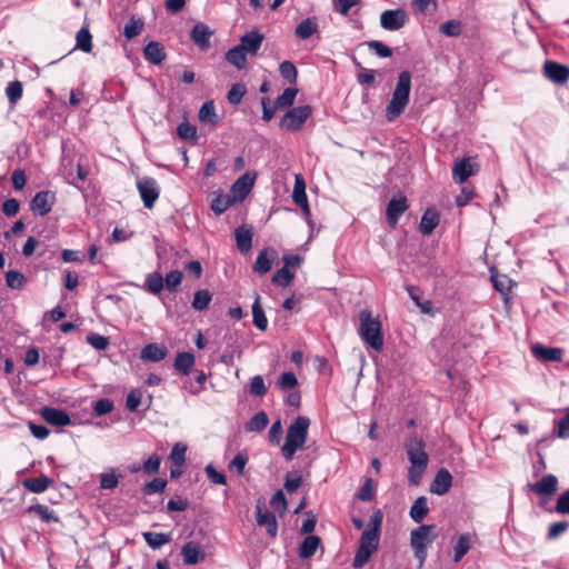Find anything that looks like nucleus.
<instances>
[{"instance_id":"1","label":"nucleus","mask_w":569,"mask_h":569,"mask_svg":"<svg viewBox=\"0 0 569 569\" xmlns=\"http://www.w3.org/2000/svg\"><path fill=\"white\" fill-rule=\"evenodd\" d=\"M382 512L377 510L369 523L368 527L363 530L360 540L359 548L356 552V556L352 561V566L356 569L362 568L371 558V556L376 552L380 541V528L382 523Z\"/></svg>"},{"instance_id":"2","label":"nucleus","mask_w":569,"mask_h":569,"mask_svg":"<svg viewBox=\"0 0 569 569\" xmlns=\"http://www.w3.org/2000/svg\"><path fill=\"white\" fill-rule=\"evenodd\" d=\"M406 452L410 461L408 469V481L418 486L428 467L429 457L425 450V442L417 436H411L406 441Z\"/></svg>"},{"instance_id":"3","label":"nucleus","mask_w":569,"mask_h":569,"mask_svg":"<svg viewBox=\"0 0 569 569\" xmlns=\"http://www.w3.org/2000/svg\"><path fill=\"white\" fill-rule=\"evenodd\" d=\"M309 426L310 419L305 416H299L289 426L286 441L281 447V453L286 460H292L296 452L303 448L307 441Z\"/></svg>"},{"instance_id":"4","label":"nucleus","mask_w":569,"mask_h":569,"mask_svg":"<svg viewBox=\"0 0 569 569\" xmlns=\"http://www.w3.org/2000/svg\"><path fill=\"white\" fill-rule=\"evenodd\" d=\"M411 90V74L409 71L400 72L392 98L386 108V117L389 121L396 120L409 103Z\"/></svg>"},{"instance_id":"5","label":"nucleus","mask_w":569,"mask_h":569,"mask_svg":"<svg viewBox=\"0 0 569 569\" xmlns=\"http://www.w3.org/2000/svg\"><path fill=\"white\" fill-rule=\"evenodd\" d=\"M359 336L362 341L376 351L383 348L382 326L378 318L372 317L371 311L363 309L359 312Z\"/></svg>"},{"instance_id":"6","label":"nucleus","mask_w":569,"mask_h":569,"mask_svg":"<svg viewBox=\"0 0 569 569\" xmlns=\"http://www.w3.org/2000/svg\"><path fill=\"white\" fill-rule=\"evenodd\" d=\"M435 525H421L410 532V546L415 558L418 560V568H422L427 558V548L436 539Z\"/></svg>"},{"instance_id":"7","label":"nucleus","mask_w":569,"mask_h":569,"mask_svg":"<svg viewBox=\"0 0 569 569\" xmlns=\"http://www.w3.org/2000/svg\"><path fill=\"white\" fill-rule=\"evenodd\" d=\"M310 106H300L289 110L281 119L280 126L287 131L299 130L306 120L311 116Z\"/></svg>"},{"instance_id":"8","label":"nucleus","mask_w":569,"mask_h":569,"mask_svg":"<svg viewBox=\"0 0 569 569\" xmlns=\"http://www.w3.org/2000/svg\"><path fill=\"white\" fill-rule=\"evenodd\" d=\"M137 189L142 199L143 206L151 209L160 194V187L156 179L143 177L137 180Z\"/></svg>"},{"instance_id":"9","label":"nucleus","mask_w":569,"mask_h":569,"mask_svg":"<svg viewBox=\"0 0 569 569\" xmlns=\"http://www.w3.org/2000/svg\"><path fill=\"white\" fill-rule=\"evenodd\" d=\"M408 19L403 9L386 10L380 16V24L386 30L396 31L401 29Z\"/></svg>"},{"instance_id":"10","label":"nucleus","mask_w":569,"mask_h":569,"mask_svg":"<svg viewBox=\"0 0 569 569\" xmlns=\"http://www.w3.org/2000/svg\"><path fill=\"white\" fill-rule=\"evenodd\" d=\"M543 74L553 83L562 84L569 79V68L559 62L548 60L543 64Z\"/></svg>"},{"instance_id":"11","label":"nucleus","mask_w":569,"mask_h":569,"mask_svg":"<svg viewBox=\"0 0 569 569\" xmlns=\"http://www.w3.org/2000/svg\"><path fill=\"white\" fill-rule=\"evenodd\" d=\"M254 183V176H251L249 172L241 176L237 181L232 184L230 190V196L232 200L236 202H241L244 198L250 193Z\"/></svg>"},{"instance_id":"12","label":"nucleus","mask_w":569,"mask_h":569,"mask_svg":"<svg viewBox=\"0 0 569 569\" xmlns=\"http://www.w3.org/2000/svg\"><path fill=\"white\" fill-rule=\"evenodd\" d=\"M529 488L541 498H550L558 489V479L553 475H546L539 481L530 483Z\"/></svg>"},{"instance_id":"13","label":"nucleus","mask_w":569,"mask_h":569,"mask_svg":"<svg viewBox=\"0 0 569 569\" xmlns=\"http://www.w3.org/2000/svg\"><path fill=\"white\" fill-rule=\"evenodd\" d=\"M292 200L298 207L301 208L307 218L310 217V207L306 193V182L302 176L299 173L295 176Z\"/></svg>"},{"instance_id":"14","label":"nucleus","mask_w":569,"mask_h":569,"mask_svg":"<svg viewBox=\"0 0 569 569\" xmlns=\"http://www.w3.org/2000/svg\"><path fill=\"white\" fill-rule=\"evenodd\" d=\"M54 200L53 192L40 191L31 200V210L39 216H44L51 211Z\"/></svg>"},{"instance_id":"15","label":"nucleus","mask_w":569,"mask_h":569,"mask_svg":"<svg viewBox=\"0 0 569 569\" xmlns=\"http://www.w3.org/2000/svg\"><path fill=\"white\" fill-rule=\"evenodd\" d=\"M408 207L409 206L406 197H393L387 206L386 214L388 223L391 227H395L398 223L399 218L408 209Z\"/></svg>"},{"instance_id":"16","label":"nucleus","mask_w":569,"mask_h":569,"mask_svg":"<svg viewBox=\"0 0 569 569\" xmlns=\"http://www.w3.org/2000/svg\"><path fill=\"white\" fill-rule=\"evenodd\" d=\"M212 33V30L207 24L198 22L193 26L190 38L201 50H207L210 48V38Z\"/></svg>"},{"instance_id":"17","label":"nucleus","mask_w":569,"mask_h":569,"mask_svg":"<svg viewBox=\"0 0 569 569\" xmlns=\"http://www.w3.org/2000/svg\"><path fill=\"white\" fill-rule=\"evenodd\" d=\"M257 512V525L260 527H264L267 532L274 538L278 532V522L276 516L262 508L261 505H257L256 507Z\"/></svg>"},{"instance_id":"18","label":"nucleus","mask_w":569,"mask_h":569,"mask_svg":"<svg viewBox=\"0 0 569 569\" xmlns=\"http://www.w3.org/2000/svg\"><path fill=\"white\" fill-rule=\"evenodd\" d=\"M451 486L452 476L447 469L442 468L437 472L433 481L431 482L430 491L435 495L443 496L450 490Z\"/></svg>"},{"instance_id":"19","label":"nucleus","mask_w":569,"mask_h":569,"mask_svg":"<svg viewBox=\"0 0 569 569\" xmlns=\"http://www.w3.org/2000/svg\"><path fill=\"white\" fill-rule=\"evenodd\" d=\"M263 41V34L253 30L241 37L238 44L247 54L254 56L259 51Z\"/></svg>"},{"instance_id":"20","label":"nucleus","mask_w":569,"mask_h":569,"mask_svg":"<svg viewBox=\"0 0 569 569\" xmlns=\"http://www.w3.org/2000/svg\"><path fill=\"white\" fill-rule=\"evenodd\" d=\"M476 172V164L471 162L470 158H465L455 164L452 169V178L457 183L461 184Z\"/></svg>"},{"instance_id":"21","label":"nucleus","mask_w":569,"mask_h":569,"mask_svg":"<svg viewBox=\"0 0 569 569\" xmlns=\"http://www.w3.org/2000/svg\"><path fill=\"white\" fill-rule=\"evenodd\" d=\"M41 417L48 423L57 427H64L71 423L69 415L62 409L44 407L41 410Z\"/></svg>"},{"instance_id":"22","label":"nucleus","mask_w":569,"mask_h":569,"mask_svg":"<svg viewBox=\"0 0 569 569\" xmlns=\"http://www.w3.org/2000/svg\"><path fill=\"white\" fill-rule=\"evenodd\" d=\"M476 541V535L466 532L458 537L457 542L453 546V561L459 562L470 550L471 546Z\"/></svg>"},{"instance_id":"23","label":"nucleus","mask_w":569,"mask_h":569,"mask_svg":"<svg viewBox=\"0 0 569 569\" xmlns=\"http://www.w3.org/2000/svg\"><path fill=\"white\" fill-rule=\"evenodd\" d=\"M532 355L543 361H561L563 350L561 348L545 347L535 345L531 348Z\"/></svg>"},{"instance_id":"24","label":"nucleus","mask_w":569,"mask_h":569,"mask_svg":"<svg viewBox=\"0 0 569 569\" xmlns=\"http://www.w3.org/2000/svg\"><path fill=\"white\" fill-rule=\"evenodd\" d=\"M181 556L186 565H196L204 558L200 546L193 541H189L182 547Z\"/></svg>"},{"instance_id":"25","label":"nucleus","mask_w":569,"mask_h":569,"mask_svg":"<svg viewBox=\"0 0 569 569\" xmlns=\"http://www.w3.org/2000/svg\"><path fill=\"white\" fill-rule=\"evenodd\" d=\"M276 258V251L273 249L262 250L253 264V270L260 274L269 272L272 268L273 260Z\"/></svg>"},{"instance_id":"26","label":"nucleus","mask_w":569,"mask_h":569,"mask_svg":"<svg viewBox=\"0 0 569 569\" xmlns=\"http://www.w3.org/2000/svg\"><path fill=\"white\" fill-rule=\"evenodd\" d=\"M237 248L240 252L247 253L252 247V231L247 227H239L234 230Z\"/></svg>"},{"instance_id":"27","label":"nucleus","mask_w":569,"mask_h":569,"mask_svg":"<svg viewBox=\"0 0 569 569\" xmlns=\"http://www.w3.org/2000/svg\"><path fill=\"white\" fill-rule=\"evenodd\" d=\"M428 512V499L425 496H420L412 503L409 515L415 522L420 523L427 517Z\"/></svg>"},{"instance_id":"28","label":"nucleus","mask_w":569,"mask_h":569,"mask_svg":"<svg viewBox=\"0 0 569 569\" xmlns=\"http://www.w3.org/2000/svg\"><path fill=\"white\" fill-rule=\"evenodd\" d=\"M143 54L144 58L153 64H160L166 57L162 46L156 41H151L144 47Z\"/></svg>"},{"instance_id":"29","label":"nucleus","mask_w":569,"mask_h":569,"mask_svg":"<svg viewBox=\"0 0 569 569\" xmlns=\"http://www.w3.org/2000/svg\"><path fill=\"white\" fill-rule=\"evenodd\" d=\"M318 31V23L316 18H307L302 20L295 29V34L301 40L310 38Z\"/></svg>"},{"instance_id":"30","label":"nucleus","mask_w":569,"mask_h":569,"mask_svg":"<svg viewBox=\"0 0 569 569\" xmlns=\"http://www.w3.org/2000/svg\"><path fill=\"white\" fill-rule=\"evenodd\" d=\"M438 223H439L438 212L433 209H428V210H426V212L423 213V216L421 218L420 227H419L420 232L422 234L428 236L436 229Z\"/></svg>"},{"instance_id":"31","label":"nucleus","mask_w":569,"mask_h":569,"mask_svg":"<svg viewBox=\"0 0 569 569\" xmlns=\"http://www.w3.org/2000/svg\"><path fill=\"white\" fill-rule=\"evenodd\" d=\"M167 356V349L157 343H149L141 350V359L148 361H161Z\"/></svg>"},{"instance_id":"32","label":"nucleus","mask_w":569,"mask_h":569,"mask_svg":"<svg viewBox=\"0 0 569 569\" xmlns=\"http://www.w3.org/2000/svg\"><path fill=\"white\" fill-rule=\"evenodd\" d=\"M51 483H52V480L44 475H42L40 477L28 478L23 481L24 488L34 493H40V492L46 491L50 487Z\"/></svg>"},{"instance_id":"33","label":"nucleus","mask_w":569,"mask_h":569,"mask_svg":"<svg viewBox=\"0 0 569 569\" xmlns=\"http://www.w3.org/2000/svg\"><path fill=\"white\" fill-rule=\"evenodd\" d=\"M320 545V538L318 536H308L299 546V556L302 559L312 557Z\"/></svg>"},{"instance_id":"34","label":"nucleus","mask_w":569,"mask_h":569,"mask_svg":"<svg viewBox=\"0 0 569 569\" xmlns=\"http://www.w3.org/2000/svg\"><path fill=\"white\" fill-rule=\"evenodd\" d=\"M252 318L253 325L261 331H264L268 327V319L260 303V296L256 295V299L252 303Z\"/></svg>"},{"instance_id":"35","label":"nucleus","mask_w":569,"mask_h":569,"mask_svg":"<svg viewBox=\"0 0 569 569\" xmlns=\"http://www.w3.org/2000/svg\"><path fill=\"white\" fill-rule=\"evenodd\" d=\"M226 60L236 68L243 69L247 64V53L236 46L226 53Z\"/></svg>"},{"instance_id":"36","label":"nucleus","mask_w":569,"mask_h":569,"mask_svg":"<svg viewBox=\"0 0 569 569\" xmlns=\"http://www.w3.org/2000/svg\"><path fill=\"white\" fill-rule=\"evenodd\" d=\"M269 423V418L264 411L256 413L247 423L246 431L248 432H260L266 429Z\"/></svg>"},{"instance_id":"37","label":"nucleus","mask_w":569,"mask_h":569,"mask_svg":"<svg viewBox=\"0 0 569 569\" xmlns=\"http://www.w3.org/2000/svg\"><path fill=\"white\" fill-rule=\"evenodd\" d=\"M194 356L190 352H180L174 359V368L183 375H188L194 365Z\"/></svg>"},{"instance_id":"38","label":"nucleus","mask_w":569,"mask_h":569,"mask_svg":"<svg viewBox=\"0 0 569 569\" xmlns=\"http://www.w3.org/2000/svg\"><path fill=\"white\" fill-rule=\"evenodd\" d=\"M74 49L81 50L86 53L92 50V36L88 28H81L76 36Z\"/></svg>"},{"instance_id":"39","label":"nucleus","mask_w":569,"mask_h":569,"mask_svg":"<svg viewBox=\"0 0 569 569\" xmlns=\"http://www.w3.org/2000/svg\"><path fill=\"white\" fill-rule=\"evenodd\" d=\"M212 296L208 290H198L193 295L191 307L197 311H204L209 308Z\"/></svg>"},{"instance_id":"40","label":"nucleus","mask_w":569,"mask_h":569,"mask_svg":"<svg viewBox=\"0 0 569 569\" xmlns=\"http://www.w3.org/2000/svg\"><path fill=\"white\" fill-rule=\"evenodd\" d=\"M142 536L147 545L152 549H159L170 541V536L161 532L146 531Z\"/></svg>"},{"instance_id":"41","label":"nucleus","mask_w":569,"mask_h":569,"mask_svg":"<svg viewBox=\"0 0 569 569\" xmlns=\"http://www.w3.org/2000/svg\"><path fill=\"white\" fill-rule=\"evenodd\" d=\"M28 511L34 513L46 522H58L59 518L54 515V511L46 505H33L30 506Z\"/></svg>"},{"instance_id":"42","label":"nucleus","mask_w":569,"mask_h":569,"mask_svg":"<svg viewBox=\"0 0 569 569\" xmlns=\"http://www.w3.org/2000/svg\"><path fill=\"white\" fill-rule=\"evenodd\" d=\"M199 119L202 122L214 124L217 123L218 116L216 113L213 101H207L199 110Z\"/></svg>"},{"instance_id":"43","label":"nucleus","mask_w":569,"mask_h":569,"mask_svg":"<svg viewBox=\"0 0 569 569\" xmlns=\"http://www.w3.org/2000/svg\"><path fill=\"white\" fill-rule=\"evenodd\" d=\"M234 202L230 194H219L212 200L211 209L217 214H221Z\"/></svg>"},{"instance_id":"44","label":"nucleus","mask_w":569,"mask_h":569,"mask_svg":"<svg viewBox=\"0 0 569 569\" xmlns=\"http://www.w3.org/2000/svg\"><path fill=\"white\" fill-rule=\"evenodd\" d=\"M6 283L10 289H21L27 283V278L19 271L9 270L6 272Z\"/></svg>"},{"instance_id":"45","label":"nucleus","mask_w":569,"mask_h":569,"mask_svg":"<svg viewBox=\"0 0 569 569\" xmlns=\"http://www.w3.org/2000/svg\"><path fill=\"white\" fill-rule=\"evenodd\" d=\"M142 29H143V21L141 19H137V18L132 17L129 20V22L126 23V26L123 28V36L128 40H131L134 37L139 36L140 32L142 31Z\"/></svg>"},{"instance_id":"46","label":"nucleus","mask_w":569,"mask_h":569,"mask_svg":"<svg viewBox=\"0 0 569 569\" xmlns=\"http://www.w3.org/2000/svg\"><path fill=\"white\" fill-rule=\"evenodd\" d=\"M22 83L18 80L11 81L6 88V94L10 103L16 104L22 97Z\"/></svg>"},{"instance_id":"47","label":"nucleus","mask_w":569,"mask_h":569,"mask_svg":"<svg viewBox=\"0 0 569 569\" xmlns=\"http://www.w3.org/2000/svg\"><path fill=\"white\" fill-rule=\"evenodd\" d=\"M279 71L282 78H284L289 83H296L298 71L296 66L290 61H283L280 63Z\"/></svg>"},{"instance_id":"48","label":"nucleus","mask_w":569,"mask_h":569,"mask_svg":"<svg viewBox=\"0 0 569 569\" xmlns=\"http://www.w3.org/2000/svg\"><path fill=\"white\" fill-rule=\"evenodd\" d=\"M247 89L243 83H236L233 84L230 90L228 91V101L229 103L237 106L241 102L243 96L246 94Z\"/></svg>"},{"instance_id":"49","label":"nucleus","mask_w":569,"mask_h":569,"mask_svg":"<svg viewBox=\"0 0 569 569\" xmlns=\"http://www.w3.org/2000/svg\"><path fill=\"white\" fill-rule=\"evenodd\" d=\"M492 284L497 291L507 296L511 290V280L506 276L492 274Z\"/></svg>"},{"instance_id":"50","label":"nucleus","mask_w":569,"mask_h":569,"mask_svg":"<svg viewBox=\"0 0 569 569\" xmlns=\"http://www.w3.org/2000/svg\"><path fill=\"white\" fill-rule=\"evenodd\" d=\"M298 93L297 89L293 88H287L278 98L276 101L277 108H286L293 104L296 96Z\"/></svg>"},{"instance_id":"51","label":"nucleus","mask_w":569,"mask_h":569,"mask_svg":"<svg viewBox=\"0 0 569 569\" xmlns=\"http://www.w3.org/2000/svg\"><path fill=\"white\" fill-rule=\"evenodd\" d=\"M440 32L447 37H458L461 34L462 26L457 20H449L439 28Z\"/></svg>"},{"instance_id":"52","label":"nucleus","mask_w":569,"mask_h":569,"mask_svg":"<svg viewBox=\"0 0 569 569\" xmlns=\"http://www.w3.org/2000/svg\"><path fill=\"white\" fill-rule=\"evenodd\" d=\"M147 287L148 290L153 293L158 295L163 289V278L158 272H152L147 277Z\"/></svg>"},{"instance_id":"53","label":"nucleus","mask_w":569,"mask_h":569,"mask_svg":"<svg viewBox=\"0 0 569 569\" xmlns=\"http://www.w3.org/2000/svg\"><path fill=\"white\" fill-rule=\"evenodd\" d=\"M248 462V457L243 452H239L234 456V458L229 462V470L231 472H236L238 476L243 473L244 467Z\"/></svg>"},{"instance_id":"54","label":"nucleus","mask_w":569,"mask_h":569,"mask_svg":"<svg viewBox=\"0 0 569 569\" xmlns=\"http://www.w3.org/2000/svg\"><path fill=\"white\" fill-rule=\"evenodd\" d=\"M119 475L116 473L114 469L100 475V487L102 489H113L118 486Z\"/></svg>"},{"instance_id":"55","label":"nucleus","mask_w":569,"mask_h":569,"mask_svg":"<svg viewBox=\"0 0 569 569\" xmlns=\"http://www.w3.org/2000/svg\"><path fill=\"white\" fill-rule=\"evenodd\" d=\"M293 279V273L284 266L279 269L272 277V282L287 287Z\"/></svg>"},{"instance_id":"56","label":"nucleus","mask_w":569,"mask_h":569,"mask_svg":"<svg viewBox=\"0 0 569 569\" xmlns=\"http://www.w3.org/2000/svg\"><path fill=\"white\" fill-rule=\"evenodd\" d=\"M187 446L178 442L172 447L170 459L176 466H182L186 460Z\"/></svg>"},{"instance_id":"57","label":"nucleus","mask_w":569,"mask_h":569,"mask_svg":"<svg viewBox=\"0 0 569 569\" xmlns=\"http://www.w3.org/2000/svg\"><path fill=\"white\" fill-rule=\"evenodd\" d=\"M142 399V392L139 389L131 390L126 399V407L129 411L138 410Z\"/></svg>"},{"instance_id":"58","label":"nucleus","mask_w":569,"mask_h":569,"mask_svg":"<svg viewBox=\"0 0 569 569\" xmlns=\"http://www.w3.org/2000/svg\"><path fill=\"white\" fill-rule=\"evenodd\" d=\"M270 506L274 511L283 513L287 510V499L282 490H278L270 500Z\"/></svg>"},{"instance_id":"59","label":"nucleus","mask_w":569,"mask_h":569,"mask_svg":"<svg viewBox=\"0 0 569 569\" xmlns=\"http://www.w3.org/2000/svg\"><path fill=\"white\" fill-rule=\"evenodd\" d=\"M298 383V380H297V377L293 372L289 371V372H283L280 378H279V381H278V387L281 389V390H289V389H292L297 386Z\"/></svg>"},{"instance_id":"60","label":"nucleus","mask_w":569,"mask_h":569,"mask_svg":"<svg viewBox=\"0 0 569 569\" xmlns=\"http://www.w3.org/2000/svg\"><path fill=\"white\" fill-rule=\"evenodd\" d=\"M87 342L97 350H106L109 346V339L104 336L92 333L87 337Z\"/></svg>"},{"instance_id":"61","label":"nucleus","mask_w":569,"mask_h":569,"mask_svg":"<svg viewBox=\"0 0 569 569\" xmlns=\"http://www.w3.org/2000/svg\"><path fill=\"white\" fill-rule=\"evenodd\" d=\"M367 44L377 56L381 58H389L392 56V50L381 41L372 40Z\"/></svg>"},{"instance_id":"62","label":"nucleus","mask_w":569,"mask_h":569,"mask_svg":"<svg viewBox=\"0 0 569 569\" xmlns=\"http://www.w3.org/2000/svg\"><path fill=\"white\" fill-rule=\"evenodd\" d=\"M169 291H176L182 281V273L178 270L170 271L163 282Z\"/></svg>"},{"instance_id":"63","label":"nucleus","mask_w":569,"mask_h":569,"mask_svg":"<svg viewBox=\"0 0 569 569\" xmlns=\"http://www.w3.org/2000/svg\"><path fill=\"white\" fill-rule=\"evenodd\" d=\"M555 510L561 515H569V489L559 496Z\"/></svg>"},{"instance_id":"64","label":"nucleus","mask_w":569,"mask_h":569,"mask_svg":"<svg viewBox=\"0 0 569 569\" xmlns=\"http://www.w3.org/2000/svg\"><path fill=\"white\" fill-rule=\"evenodd\" d=\"M558 430L557 436L561 439L569 438V409L562 419L557 422Z\"/></svg>"}]
</instances>
